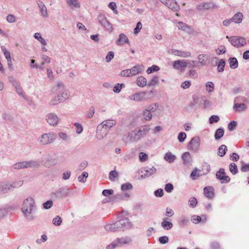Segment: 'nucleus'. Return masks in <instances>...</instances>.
I'll return each instance as SVG.
<instances>
[{"instance_id": "obj_1", "label": "nucleus", "mask_w": 249, "mask_h": 249, "mask_svg": "<svg viewBox=\"0 0 249 249\" xmlns=\"http://www.w3.org/2000/svg\"><path fill=\"white\" fill-rule=\"evenodd\" d=\"M36 210V205L34 199L32 197H28L23 200L21 210L24 216L29 221L35 219L34 213Z\"/></svg>"}, {"instance_id": "obj_2", "label": "nucleus", "mask_w": 249, "mask_h": 249, "mask_svg": "<svg viewBox=\"0 0 249 249\" xmlns=\"http://www.w3.org/2000/svg\"><path fill=\"white\" fill-rule=\"evenodd\" d=\"M149 129L145 126H142L137 130H134L133 132L128 133V137L130 142H134L140 141L143 138L148 132Z\"/></svg>"}, {"instance_id": "obj_3", "label": "nucleus", "mask_w": 249, "mask_h": 249, "mask_svg": "<svg viewBox=\"0 0 249 249\" xmlns=\"http://www.w3.org/2000/svg\"><path fill=\"white\" fill-rule=\"evenodd\" d=\"M132 242V239L129 236L117 238L111 244L107 246L106 249H114L117 247H121L124 245H129Z\"/></svg>"}, {"instance_id": "obj_4", "label": "nucleus", "mask_w": 249, "mask_h": 249, "mask_svg": "<svg viewBox=\"0 0 249 249\" xmlns=\"http://www.w3.org/2000/svg\"><path fill=\"white\" fill-rule=\"evenodd\" d=\"M56 139V135L53 132H49L42 134L38 140V142L42 145H46L52 143Z\"/></svg>"}, {"instance_id": "obj_5", "label": "nucleus", "mask_w": 249, "mask_h": 249, "mask_svg": "<svg viewBox=\"0 0 249 249\" xmlns=\"http://www.w3.org/2000/svg\"><path fill=\"white\" fill-rule=\"evenodd\" d=\"M226 37L228 38L231 45L236 48L243 47L247 43L245 38L241 36H232L229 37L227 36Z\"/></svg>"}, {"instance_id": "obj_6", "label": "nucleus", "mask_w": 249, "mask_h": 249, "mask_svg": "<svg viewBox=\"0 0 249 249\" xmlns=\"http://www.w3.org/2000/svg\"><path fill=\"white\" fill-rule=\"evenodd\" d=\"M56 88V90L61 98V102H63L69 98L70 96L69 92L68 89L64 88V86L62 83L57 84Z\"/></svg>"}, {"instance_id": "obj_7", "label": "nucleus", "mask_w": 249, "mask_h": 249, "mask_svg": "<svg viewBox=\"0 0 249 249\" xmlns=\"http://www.w3.org/2000/svg\"><path fill=\"white\" fill-rule=\"evenodd\" d=\"M97 20L99 24L104 29L108 31L112 30L111 23L107 20L104 15L100 14L97 17Z\"/></svg>"}, {"instance_id": "obj_8", "label": "nucleus", "mask_w": 249, "mask_h": 249, "mask_svg": "<svg viewBox=\"0 0 249 249\" xmlns=\"http://www.w3.org/2000/svg\"><path fill=\"white\" fill-rule=\"evenodd\" d=\"M160 1L172 10L177 12L180 8L176 0H160Z\"/></svg>"}, {"instance_id": "obj_9", "label": "nucleus", "mask_w": 249, "mask_h": 249, "mask_svg": "<svg viewBox=\"0 0 249 249\" xmlns=\"http://www.w3.org/2000/svg\"><path fill=\"white\" fill-rule=\"evenodd\" d=\"M216 177L222 183H228L230 181V178L227 176L223 168H220L216 173Z\"/></svg>"}, {"instance_id": "obj_10", "label": "nucleus", "mask_w": 249, "mask_h": 249, "mask_svg": "<svg viewBox=\"0 0 249 249\" xmlns=\"http://www.w3.org/2000/svg\"><path fill=\"white\" fill-rule=\"evenodd\" d=\"M46 120L48 123L52 126H56L59 121L57 116L53 113L48 114L46 116Z\"/></svg>"}, {"instance_id": "obj_11", "label": "nucleus", "mask_w": 249, "mask_h": 249, "mask_svg": "<svg viewBox=\"0 0 249 249\" xmlns=\"http://www.w3.org/2000/svg\"><path fill=\"white\" fill-rule=\"evenodd\" d=\"M200 139L198 137L193 138L188 143V148L194 151H196L200 145Z\"/></svg>"}, {"instance_id": "obj_12", "label": "nucleus", "mask_w": 249, "mask_h": 249, "mask_svg": "<svg viewBox=\"0 0 249 249\" xmlns=\"http://www.w3.org/2000/svg\"><path fill=\"white\" fill-rule=\"evenodd\" d=\"M108 130L107 127H103L102 125L99 124L96 129V137L101 140L103 139L107 134Z\"/></svg>"}, {"instance_id": "obj_13", "label": "nucleus", "mask_w": 249, "mask_h": 249, "mask_svg": "<svg viewBox=\"0 0 249 249\" xmlns=\"http://www.w3.org/2000/svg\"><path fill=\"white\" fill-rule=\"evenodd\" d=\"M146 91L140 92L131 95L129 96V99L137 102H141L146 99Z\"/></svg>"}, {"instance_id": "obj_14", "label": "nucleus", "mask_w": 249, "mask_h": 249, "mask_svg": "<svg viewBox=\"0 0 249 249\" xmlns=\"http://www.w3.org/2000/svg\"><path fill=\"white\" fill-rule=\"evenodd\" d=\"M118 221H117L113 223L106 224L104 228L107 231L115 232L121 230Z\"/></svg>"}, {"instance_id": "obj_15", "label": "nucleus", "mask_w": 249, "mask_h": 249, "mask_svg": "<svg viewBox=\"0 0 249 249\" xmlns=\"http://www.w3.org/2000/svg\"><path fill=\"white\" fill-rule=\"evenodd\" d=\"M121 230L123 231L125 229H127L131 227L132 224L127 218H123L118 221Z\"/></svg>"}, {"instance_id": "obj_16", "label": "nucleus", "mask_w": 249, "mask_h": 249, "mask_svg": "<svg viewBox=\"0 0 249 249\" xmlns=\"http://www.w3.org/2000/svg\"><path fill=\"white\" fill-rule=\"evenodd\" d=\"M71 193V190L69 188H60L58 191H56L55 195L57 197H66Z\"/></svg>"}, {"instance_id": "obj_17", "label": "nucleus", "mask_w": 249, "mask_h": 249, "mask_svg": "<svg viewBox=\"0 0 249 249\" xmlns=\"http://www.w3.org/2000/svg\"><path fill=\"white\" fill-rule=\"evenodd\" d=\"M156 171V169L154 167H144L142 168V173H143V172H144V173L142 175H141V177L142 178V177H149L152 175H153V174H154Z\"/></svg>"}, {"instance_id": "obj_18", "label": "nucleus", "mask_w": 249, "mask_h": 249, "mask_svg": "<svg viewBox=\"0 0 249 249\" xmlns=\"http://www.w3.org/2000/svg\"><path fill=\"white\" fill-rule=\"evenodd\" d=\"M188 63L184 60H178L173 62V67L174 69L179 70L181 68H186Z\"/></svg>"}, {"instance_id": "obj_19", "label": "nucleus", "mask_w": 249, "mask_h": 249, "mask_svg": "<svg viewBox=\"0 0 249 249\" xmlns=\"http://www.w3.org/2000/svg\"><path fill=\"white\" fill-rule=\"evenodd\" d=\"M124 43L129 44V41L127 37L124 34H120L119 38L116 41V44L117 45H122Z\"/></svg>"}, {"instance_id": "obj_20", "label": "nucleus", "mask_w": 249, "mask_h": 249, "mask_svg": "<svg viewBox=\"0 0 249 249\" xmlns=\"http://www.w3.org/2000/svg\"><path fill=\"white\" fill-rule=\"evenodd\" d=\"M181 159L183 160V164L186 165H188L192 162V158L189 152L184 153L181 156Z\"/></svg>"}, {"instance_id": "obj_21", "label": "nucleus", "mask_w": 249, "mask_h": 249, "mask_svg": "<svg viewBox=\"0 0 249 249\" xmlns=\"http://www.w3.org/2000/svg\"><path fill=\"white\" fill-rule=\"evenodd\" d=\"M27 168H38L40 166V162L39 160L25 161Z\"/></svg>"}, {"instance_id": "obj_22", "label": "nucleus", "mask_w": 249, "mask_h": 249, "mask_svg": "<svg viewBox=\"0 0 249 249\" xmlns=\"http://www.w3.org/2000/svg\"><path fill=\"white\" fill-rule=\"evenodd\" d=\"M204 194L207 198H213L214 196L213 188H204Z\"/></svg>"}, {"instance_id": "obj_23", "label": "nucleus", "mask_w": 249, "mask_h": 249, "mask_svg": "<svg viewBox=\"0 0 249 249\" xmlns=\"http://www.w3.org/2000/svg\"><path fill=\"white\" fill-rule=\"evenodd\" d=\"M172 53L182 57H188L191 56V53L189 52H182L178 50H173Z\"/></svg>"}, {"instance_id": "obj_24", "label": "nucleus", "mask_w": 249, "mask_h": 249, "mask_svg": "<svg viewBox=\"0 0 249 249\" xmlns=\"http://www.w3.org/2000/svg\"><path fill=\"white\" fill-rule=\"evenodd\" d=\"M213 4L211 2H205L201 3L197 7V9L199 10H209L213 7Z\"/></svg>"}, {"instance_id": "obj_25", "label": "nucleus", "mask_w": 249, "mask_h": 249, "mask_svg": "<svg viewBox=\"0 0 249 249\" xmlns=\"http://www.w3.org/2000/svg\"><path fill=\"white\" fill-rule=\"evenodd\" d=\"M130 70L131 71V76H132L139 74L143 71V67L142 65H136L130 69Z\"/></svg>"}, {"instance_id": "obj_26", "label": "nucleus", "mask_w": 249, "mask_h": 249, "mask_svg": "<svg viewBox=\"0 0 249 249\" xmlns=\"http://www.w3.org/2000/svg\"><path fill=\"white\" fill-rule=\"evenodd\" d=\"M116 121L114 120H107L103 121L100 125H102L103 127H107V130L114 126L116 124Z\"/></svg>"}, {"instance_id": "obj_27", "label": "nucleus", "mask_w": 249, "mask_h": 249, "mask_svg": "<svg viewBox=\"0 0 249 249\" xmlns=\"http://www.w3.org/2000/svg\"><path fill=\"white\" fill-rule=\"evenodd\" d=\"M11 207L5 206L0 208V218L6 215L9 212L13 210Z\"/></svg>"}, {"instance_id": "obj_28", "label": "nucleus", "mask_w": 249, "mask_h": 249, "mask_svg": "<svg viewBox=\"0 0 249 249\" xmlns=\"http://www.w3.org/2000/svg\"><path fill=\"white\" fill-rule=\"evenodd\" d=\"M24 180H18L15 181L13 183L5 182L4 185L6 187H16V186H21L22 185H25Z\"/></svg>"}, {"instance_id": "obj_29", "label": "nucleus", "mask_w": 249, "mask_h": 249, "mask_svg": "<svg viewBox=\"0 0 249 249\" xmlns=\"http://www.w3.org/2000/svg\"><path fill=\"white\" fill-rule=\"evenodd\" d=\"M233 108L236 112H240L245 110L246 107V105L244 103H234Z\"/></svg>"}, {"instance_id": "obj_30", "label": "nucleus", "mask_w": 249, "mask_h": 249, "mask_svg": "<svg viewBox=\"0 0 249 249\" xmlns=\"http://www.w3.org/2000/svg\"><path fill=\"white\" fill-rule=\"evenodd\" d=\"M38 5L40 9V11L42 16L44 17H47L48 16L47 10L44 3L39 1L38 3Z\"/></svg>"}, {"instance_id": "obj_31", "label": "nucleus", "mask_w": 249, "mask_h": 249, "mask_svg": "<svg viewBox=\"0 0 249 249\" xmlns=\"http://www.w3.org/2000/svg\"><path fill=\"white\" fill-rule=\"evenodd\" d=\"M230 67L232 69H236L238 66V62L235 57H230L229 59Z\"/></svg>"}, {"instance_id": "obj_32", "label": "nucleus", "mask_w": 249, "mask_h": 249, "mask_svg": "<svg viewBox=\"0 0 249 249\" xmlns=\"http://www.w3.org/2000/svg\"><path fill=\"white\" fill-rule=\"evenodd\" d=\"M167 218H165L161 223V227L166 230H169L173 227V224L167 221Z\"/></svg>"}, {"instance_id": "obj_33", "label": "nucleus", "mask_w": 249, "mask_h": 249, "mask_svg": "<svg viewBox=\"0 0 249 249\" xmlns=\"http://www.w3.org/2000/svg\"><path fill=\"white\" fill-rule=\"evenodd\" d=\"M176 159V157L171 152H167L165 154L164 159L169 163H173Z\"/></svg>"}, {"instance_id": "obj_34", "label": "nucleus", "mask_w": 249, "mask_h": 249, "mask_svg": "<svg viewBox=\"0 0 249 249\" xmlns=\"http://www.w3.org/2000/svg\"><path fill=\"white\" fill-rule=\"evenodd\" d=\"M137 84L140 87H143L146 85V79L143 76H139L137 79Z\"/></svg>"}, {"instance_id": "obj_35", "label": "nucleus", "mask_w": 249, "mask_h": 249, "mask_svg": "<svg viewBox=\"0 0 249 249\" xmlns=\"http://www.w3.org/2000/svg\"><path fill=\"white\" fill-rule=\"evenodd\" d=\"M224 130L223 128H218L215 132L214 138L216 140L220 139L224 135Z\"/></svg>"}, {"instance_id": "obj_36", "label": "nucleus", "mask_w": 249, "mask_h": 249, "mask_svg": "<svg viewBox=\"0 0 249 249\" xmlns=\"http://www.w3.org/2000/svg\"><path fill=\"white\" fill-rule=\"evenodd\" d=\"M56 160L54 158H50L46 160L44 163V166L46 167L50 168L56 164Z\"/></svg>"}, {"instance_id": "obj_37", "label": "nucleus", "mask_w": 249, "mask_h": 249, "mask_svg": "<svg viewBox=\"0 0 249 249\" xmlns=\"http://www.w3.org/2000/svg\"><path fill=\"white\" fill-rule=\"evenodd\" d=\"M243 18V15L241 13H237L231 18L232 21L236 23L241 22Z\"/></svg>"}, {"instance_id": "obj_38", "label": "nucleus", "mask_w": 249, "mask_h": 249, "mask_svg": "<svg viewBox=\"0 0 249 249\" xmlns=\"http://www.w3.org/2000/svg\"><path fill=\"white\" fill-rule=\"evenodd\" d=\"M227 151V146L224 144L221 145L219 147V148L218 149L217 154L220 157H223L225 155Z\"/></svg>"}, {"instance_id": "obj_39", "label": "nucleus", "mask_w": 249, "mask_h": 249, "mask_svg": "<svg viewBox=\"0 0 249 249\" xmlns=\"http://www.w3.org/2000/svg\"><path fill=\"white\" fill-rule=\"evenodd\" d=\"M26 163L25 161H20L14 164L13 166L15 169H20L27 168Z\"/></svg>"}, {"instance_id": "obj_40", "label": "nucleus", "mask_w": 249, "mask_h": 249, "mask_svg": "<svg viewBox=\"0 0 249 249\" xmlns=\"http://www.w3.org/2000/svg\"><path fill=\"white\" fill-rule=\"evenodd\" d=\"M206 54H199L197 56L198 62H196V64L200 66H204L206 65Z\"/></svg>"}, {"instance_id": "obj_41", "label": "nucleus", "mask_w": 249, "mask_h": 249, "mask_svg": "<svg viewBox=\"0 0 249 249\" xmlns=\"http://www.w3.org/2000/svg\"><path fill=\"white\" fill-rule=\"evenodd\" d=\"M159 78L157 76L154 75L153 76L152 78L150 79V80L148 82L147 84L148 87L154 86L158 84H159Z\"/></svg>"}, {"instance_id": "obj_42", "label": "nucleus", "mask_w": 249, "mask_h": 249, "mask_svg": "<svg viewBox=\"0 0 249 249\" xmlns=\"http://www.w3.org/2000/svg\"><path fill=\"white\" fill-rule=\"evenodd\" d=\"M143 116L144 119L146 121H150L152 118V114L151 111L146 108L143 111Z\"/></svg>"}, {"instance_id": "obj_43", "label": "nucleus", "mask_w": 249, "mask_h": 249, "mask_svg": "<svg viewBox=\"0 0 249 249\" xmlns=\"http://www.w3.org/2000/svg\"><path fill=\"white\" fill-rule=\"evenodd\" d=\"M229 170L233 175H236L238 172L237 165L233 162L230 164Z\"/></svg>"}, {"instance_id": "obj_44", "label": "nucleus", "mask_w": 249, "mask_h": 249, "mask_svg": "<svg viewBox=\"0 0 249 249\" xmlns=\"http://www.w3.org/2000/svg\"><path fill=\"white\" fill-rule=\"evenodd\" d=\"M217 70L219 72H222L224 70L225 66V61L224 59H220L219 62H217Z\"/></svg>"}, {"instance_id": "obj_45", "label": "nucleus", "mask_w": 249, "mask_h": 249, "mask_svg": "<svg viewBox=\"0 0 249 249\" xmlns=\"http://www.w3.org/2000/svg\"><path fill=\"white\" fill-rule=\"evenodd\" d=\"M67 3L71 8L80 7V4L77 0H67Z\"/></svg>"}, {"instance_id": "obj_46", "label": "nucleus", "mask_w": 249, "mask_h": 249, "mask_svg": "<svg viewBox=\"0 0 249 249\" xmlns=\"http://www.w3.org/2000/svg\"><path fill=\"white\" fill-rule=\"evenodd\" d=\"M200 172V170L198 171L196 168L194 169L191 173L190 177L194 180L196 179L201 175Z\"/></svg>"}, {"instance_id": "obj_47", "label": "nucleus", "mask_w": 249, "mask_h": 249, "mask_svg": "<svg viewBox=\"0 0 249 249\" xmlns=\"http://www.w3.org/2000/svg\"><path fill=\"white\" fill-rule=\"evenodd\" d=\"M34 37L37 39L40 42L44 45H46L47 43L45 40L41 36L40 33H36L34 35Z\"/></svg>"}, {"instance_id": "obj_48", "label": "nucleus", "mask_w": 249, "mask_h": 249, "mask_svg": "<svg viewBox=\"0 0 249 249\" xmlns=\"http://www.w3.org/2000/svg\"><path fill=\"white\" fill-rule=\"evenodd\" d=\"M197 204V199L194 197H192L189 200V205L191 208H194Z\"/></svg>"}, {"instance_id": "obj_49", "label": "nucleus", "mask_w": 249, "mask_h": 249, "mask_svg": "<svg viewBox=\"0 0 249 249\" xmlns=\"http://www.w3.org/2000/svg\"><path fill=\"white\" fill-rule=\"evenodd\" d=\"M237 126V123L235 121L230 122L228 124V129L230 131H233Z\"/></svg>"}, {"instance_id": "obj_50", "label": "nucleus", "mask_w": 249, "mask_h": 249, "mask_svg": "<svg viewBox=\"0 0 249 249\" xmlns=\"http://www.w3.org/2000/svg\"><path fill=\"white\" fill-rule=\"evenodd\" d=\"M189 222V219L185 216L182 215L180 217L179 222V225L181 226H184Z\"/></svg>"}, {"instance_id": "obj_51", "label": "nucleus", "mask_w": 249, "mask_h": 249, "mask_svg": "<svg viewBox=\"0 0 249 249\" xmlns=\"http://www.w3.org/2000/svg\"><path fill=\"white\" fill-rule=\"evenodd\" d=\"M58 136L63 141H65L68 142H70V137L66 133L64 132H59L58 133Z\"/></svg>"}, {"instance_id": "obj_52", "label": "nucleus", "mask_w": 249, "mask_h": 249, "mask_svg": "<svg viewBox=\"0 0 249 249\" xmlns=\"http://www.w3.org/2000/svg\"><path fill=\"white\" fill-rule=\"evenodd\" d=\"M125 85L123 83L121 84H117L115 85L113 88V91L115 93H119L121 91V90L122 88H124Z\"/></svg>"}, {"instance_id": "obj_53", "label": "nucleus", "mask_w": 249, "mask_h": 249, "mask_svg": "<svg viewBox=\"0 0 249 249\" xmlns=\"http://www.w3.org/2000/svg\"><path fill=\"white\" fill-rule=\"evenodd\" d=\"M160 70V68L156 65H153L151 67L148 68L146 70V72L148 74Z\"/></svg>"}, {"instance_id": "obj_54", "label": "nucleus", "mask_w": 249, "mask_h": 249, "mask_svg": "<svg viewBox=\"0 0 249 249\" xmlns=\"http://www.w3.org/2000/svg\"><path fill=\"white\" fill-rule=\"evenodd\" d=\"M118 178V174L115 170L110 172L109 178L110 180L114 181Z\"/></svg>"}, {"instance_id": "obj_55", "label": "nucleus", "mask_w": 249, "mask_h": 249, "mask_svg": "<svg viewBox=\"0 0 249 249\" xmlns=\"http://www.w3.org/2000/svg\"><path fill=\"white\" fill-rule=\"evenodd\" d=\"M1 50L4 53L5 58L7 60L11 58L10 52L7 50V49L4 46L1 47Z\"/></svg>"}, {"instance_id": "obj_56", "label": "nucleus", "mask_w": 249, "mask_h": 249, "mask_svg": "<svg viewBox=\"0 0 249 249\" xmlns=\"http://www.w3.org/2000/svg\"><path fill=\"white\" fill-rule=\"evenodd\" d=\"M186 138V134L185 132H181L178 133V140L180 142H183Z\"/></svg>"}, {"instance_id": "obj_57", "label": "nucleus", "mask_w": 249, "mask_h": 249, "mask_svg": "<svg viewBox=\"0 0 249 249\" xmlns=\"http://www.w3.org/2000/svg\"><path fill=\"white\" fill-rule=\"evenodd\" d=\"M220 119L219 116L217 115H212L209 118V123L213 124L214 123H217L219 121Z\"/></svg>"}, {"instance_id": "obj_58", "label": "nucleus", "mask_w": 249, "mask_h": 249, "mask_svg": "<svg viewBox=\"0 0 249 249\" xmlns=\"http://www.w3.org/2000/svg\"><path fill=\"white\" fill-rule=\"evenodd\" d=\"M15 88L16 89V90L17 92L18 93V94L20 96H22L24 98H25L24 95L23 94V91L22 90V89L20 87V84H18L17 86H15Z\"/></svg>"}, {"instance_id": "obj_59", "label": "nucleus", "mask_w": 249, "mask_h": 249, "mask_svg": "<svg viewBox=\"0 0 249 249\" xmlns=\"http://www.w3.org/2000/svg\"><path fill=\"white\" fill-rule=\"evenodd\" d=\"M62 223L60 216L57 215L53 219V223L56 226H59Z\"/></svg>"}, {"instance_id": "obj_60", "label": "nucleus", "mask_w": 249, "mask_h": 249, "mask_svg": "<svg viewBox=\"0 0 249 249\" xmlns=\"http://www.w3.org/2000/svg\"><path fill=\"white\" fill-rule=\"evenodd\" d=\"M130 194L128 193H124L117 195L115 196L118 199H124L125 197H129Z\"/></svg>"}, {"instance_id": "obj_61", "label": "nucleus", "mask_w": 249, "mask_h": 249, "mask_svg": "<svg viewBox=\"0 0 249 249\" xmlns=\"http://www.w3.org/2000/svg\"><path fill=\"white\" fill-rule=\"evenodd\" d=\"M241 170L243 172L249 171V164H246L243 161H241Z\"/></svg>"}, {"instance_id": "obj_62", "label": "nucleus", "mask_w": 249, "mask_h": 249, "mask_svg": "<svg viewBox=\"0 0 249 249\" xmlns=\"http://www.w3.org/2000/svg\"><path fill=\"white\" fill-rule=\"evenodd\" d=\"M186 62L188 63V66H189L190 68H196L199 67V65L196 64V61L189 60H187Z\"/></svg>"}, {"instance_id": "obj_63", "label": "nucleus", "mask_w": 249, "mask_h": 249, "mask_svg": "<svg viewBox=\"0 0 249 249\" xmlns=\"http://www.w3.org/2000/svg\"><path fill=\"white\" fill-rule=\"evenodd\" d=\"M114 53L112 51L109 52L106 57V61L107 62H110L114 57Z\"/></svg>"}, {"instance_id": "obj_64", "label": "nucleus", "mask_w": 249, "mask_h": 249, "mask_svg": "<svg viewBox=\"0 0 249 249\" xmlns=\"http://www.w3.org/2000/svg\"><path fill=\"white\" fill-rule=\"evenodd\" d=\"M53 205V202L51 200H49L43 204V208L45 209H49L51 208Z\"/></svg>"}]
</instances>
